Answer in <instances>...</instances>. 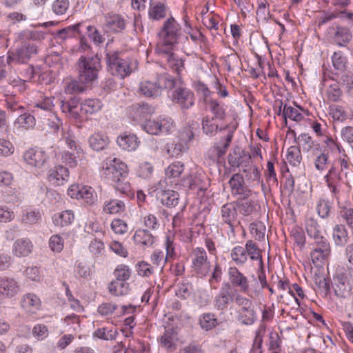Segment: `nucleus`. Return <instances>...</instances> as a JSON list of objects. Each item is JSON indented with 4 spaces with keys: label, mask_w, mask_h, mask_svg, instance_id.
I'll use <instances>...</instances> for the list:
<instances>
[{
    "label": "nucleus",
    "mask_w": 353,
    "mask_h": 353,
    "mask_svg": "<svg viewBox=\"0 0 353 353\" xmlns=\"http://www.w3.org/2000/svg\"><path fill=\"white\" fill-rule=\"evenodd\" d=\"M101 173L112 181L117 191L125 194L130 193L131 185L127 179L128 167L120 159L112 157L107 158L103 163Z\"/></svg>",
    "instance_id": "1"
},
{
    "label": "nucleus",
    "mask_w": 353,
    "mask_h": 353,
    "mask_svg": "<svg viewBox=\"0 0 353 353\" xmlns=\"http://www.w3.org/2000/svg\"><path fill=\"white\" fill-rule=\"evenodd\" d=\"M105 61L108 70L114 76L124 79L137 68L136 60L129 57L123 52L106 50Z\"/></svg>",
    "instance_id": "2"
},
{
    "label": "nucleus",
    "mask_w": 353,
    "mask_h": 353,
    "mask_svg": "<svg viewBox=\"0 0 353 353\" xmlns=\"http://www.w3.org/2000/svg\"><path fill=\"white\" fill-rule=\"evenodd\" d=\"M19 37L24 41L21 42V46L15 51H8V61L23 63L38 53L37 46L30 40H37L39 38V32L26 30L19 34Z\"/></svg>",
    "instance_id": "3"
},
{
    "label": "nucleus",
    "mask_w": 353,
    "mask_h": 353,
    "mask_svg": "<svg viewBox=\"0 0 353 353\" xmlns=\"http://www.w3.org/2000/svg\"><path fill=\"white\" fill-rule=\"evenodd\" d=\"M60 104L62 112L74 119L80 118L83 114H94L102 107V103L99 99H88L80 103L77 97H72L67 101H61Z\"/></svg>",
    "instance_id": "4"
},
{
    "label": "nucleus",
    "mask_w": 353,
    "mask_h": 353,
    "mask_svg": "<svg viewBox=\"0 0 353 353\" xmlns=\"http://www.w3.org/2000/svg\"><path fill=\"white\" fill-rule=\"evenodd\" d=\"M159 40L155 50L162 52L163 48L172 49L174 46L179 42L181 38V29L180 25L172 17L168 18L163 23L159 32Z\"/></svg>",
    "instance_id": "5"
},
{
    "label": "nucleus",
    "mask_w": 353,
    "mask_h": 353,
    "mask_svg": "<svg viewBox=\"0 0 353 353\" xmlns=\"http://www.w3.org/2000/svg\"><path fill=\"white\" fill-rule=\"evenodd\" d=\"M78 78L83 83L94 82L101 69L100 59L97 57H81L77 62Z\"/></svg>",
    "instance_id": "6"
},
{
    "label": "nucleus",
    "mask_w": 353,
    "mask_h": 353,
    "mask_svg": "<svg viewBox=\"0 0 353 353\" xmlns=\"http://www.w3.org/2000/svg\"><path fill=\"white\" fill-rule=\"evenodd\" d=\"M191 272L199 278H205L212 270V265L207 252L203 248H194L191 254Z\"/></svg>",
    "instance_id": "7"
},
{
    "label": "nucleus",
    "mask_w": 353,
    "mask_h": 353,
    "mask_svg": "<svg viewBox=\"0 0 353 353\" xmlns=\"http://www.w3.org/2000/svg\"><path fill=\"white\" fill-rule=\"evenodd\" d=\"M352 268L349 269V273L344 267L339 266L336 270L334 276V290L335 294L341 298H345L351 294L353 289V283L349 279Z\"/></svg>",
    "instance_id": "8"
},
{
    "label": "nucleus",
    "mask_w": 353,
    "mask_h": 353,
    "mask_svg": "<svg viewBox=\"0 0 353 353\" xmlns=\"http://www.w3.org/2000/svg\"><path fill=\"white\" fill-rule=\"evenodd\" d=\"M142 128L147 133L152 135L169 134L174 128L171 119H148L142 125Z\"/></svg>",
    "instance_id": "9"
},
{
    "label": "nucleus",
    "mask_w": 353,
    "mask_h": 353,
    "mask_svg": "<svg viewBox=\"0 0 353 353\" xmlns=\"http://www.w3.org/2000/svg\"><path fill=\"white\" fill-rule=\"evenodd\" d=\"M228 279L231 286L237 288L240 291L250 297H252V292L250 288L249 280L236 267H230L228 271Z\"/></svg>",
    "instance_id": "10"
},
{
    "label": "nucleus",
    "mask_w": 353,
    "mask_h": 353,
    "mask_svg": "<svg viewBox=\"0 0 353 353\" xmlns=\"http://www.w3.org/2000/svg\"><path fill=\"white\" fill-rule=\"evenodd\" d=\"M234 294L231 285L223 283L213 299V306L218 311H224L233 303Z\"/></svg>",
    "instance_id": "11"
},
{
    "label": "nucleus",
    "mask_w": 353,
    "mask_h": 353,
    "mask_svg": "<svg viewBox=\"0 0 353 353\" xmlns=\"http://www.w3.org/2000/svg\"><path fill=\"white\" fill-rule=\"evenodd\" d=\"M172 100L182 110H188L194 105L195 97L190 89L180 86L172 92Z\"/></svg>",
    "instance_id": "12"
},
{
    "label": "nucleus",
    "mask_w": 353,
    "mask_h": 353,
    "mask_svg": "<svg viewBox=\"0 0 353 353\" xmlns=\"http://www.w3.org/2000/svg\"><path fill=\"white\" fill-rule=\"evenodd\" d=\"M61 142L64 143L70 150H74V152H64L62 154V160L70 167L73 168L77 165V158L79 157L82 153L81 148H78L74 140V137L68 133H64L61 139Z\"/></svg>",
    "instance_id": "13"
},
{
    "label": "nucleus",
    "mask_w": 353,
    "mask_h": 353,
    "mask_svg": "<svg viewBox=\"0 0 353 353\" xmlns=\"http://www.w3.org/2000/svg\"><path fill=\"white\" fill-rule=\"evenodd\" d=\"M25 162L31 168L40 170L48 161V157L41 148H34L26 150L23 154Z\"/></svg>",
    "instance_id": "14"
},
{
    "label": "nucleus",
    "mask_w": 353,
    "mask_h": 353,
    "mask_svg": "<svg viewBox=\"0 0 353 353\" xmlns=\"http://www.w3.org/2000/svg\"><path fill=\"white\" fill-rule=\"evenodd\" d=\"M310 257L312 263L319 265L325 261L330 255L331 250L327 239L313 242Z\"/></svg>",
    "instance_id": "15"
},
{
    "label": "nucleus",
    "mask_w": 353,
    "mask_h": 353,
    "mask_svg": "<svg viewBox=\"0 0 353 353\" xmlns=\"http://www.w3.org/2000/svg\"><path fill=\"white\" fill-rule=\"evenodd\" d=\"M21 291V285L14 278L0 277V300L12 298Z\"/></svg>",
    "instance_id": "16"
},
{
    "label": "nucleus",
    "mask_w": 353,
    "mask_h": 353,
    "mask_svg": "<svg viewBox=\"0 0 353 353\" xmlns=\"http://www.w3.org/2000/svg\"><path fill=\"white\" fill-rule=\"evenodd\" d=\"M163 50L162 52L160 50H156V52L161 57L162 60L166 63L171 70L180 74L184 69L183 60L179 57L177 54L173 53L172 52V49L163 48Z\"/></svg>",
    "instance_id": "17"
},
{
    "label": "nucleus",
    "mask_w": 353,
    "mask_h": 353,
    "mask_svg": "<svg viewBox=\"0 0 353 353\" xmlns=\"http://www.w3.org/2000/svg\"><path fill=\"white\" fill-rule=\"evenodd\" d=\"M125 28V19L117 14H107L105 16V23L103 26L105 32L118 33Z\"/></svg>",
    "instance_id": "18"
},
{
    "label": "nucleus",
    "mask_w": 353,
    "mask_h": 353,
    "mask_svg": "<svg viewBox=\"0 0 353 353\" xmlns=\"http://www.w3.org/2000/svg\"><path fill=\"white\" fill-rule=\"evenodd\" d=\"M204 103L205 109L212 114L211 118L218 121H223L225 119L226 105L223 103L214 99H205Z\"/></svg>",
    "instance_id": "19"
},
{
    "label": "nucleus",
    "mask_w": 353,
    "mask_h": 353,
    "mask_svg": "<svg viewBox=\"0 0 353 353\" xmlns=\"http://www.w3.org/2000/svg\"><path fill=\"white\" fill-rule=\"evenodd\" d=\"M34 245L28 238H20L17 239L12 247V254L17 257H26L33 251Z\"/></svg>",
    "instance_id": "20"
},
{
    "label": "nucleus",
    "mask_w": 353,
    "mask_h": 353,
    "mask_svg": "<svg viewBox=\"0 0 353 353\" xmlns=\"http://www.w3.org/2000/svg\"><path fill=\"white\" fill-rule=\"evenodd\" d=\"M229 185L233 194L240 195L242 198H248L251 194V190L245 186L243 177L239 173L232 175Z\"/></svg>",
    "instance_id": "21"
},
{
    "label": "nucleus",
    "mask_w": 353,
    "mask_h": 353,
    "mask_svg": "<svg viewBox=\"0 0 353 353\" xmlns=\"http://www.w3.org/2000/svg\"><path fill=\"white\" fill-rule=\"evenodd\" d=\"M305 231L310 239L313 242L325 239L324 231L318 223L317 220L314 218H307L305 223Z\"/></svg>",
    "instance_id": "22"
},
{
    "label": "nucleus",
    "mask_w": 353,
    "mask_h": 353,
    "mask_svg": "<svg viewBox=\"0 0 353 353\" xmlns=\"http://www.w3.org/2000/svg\"><path fill=\"white\" fill-rule=\"evenodd\" d=\"M119 146L126 151H135L139 144L137 137L134 134L124 132L120 134L117 139Z\"/></svg>",
    "instance_id": "23"
},
{
    "label": "nucleus",
    "mask_w": 353,
    "mask_h": 353,
    "mask_svg": "<svg viewBox=\"0 0 353 353\" xmlns=\"http://www.w3.org/2000/svg\"><path fill=\"white\" fill-rule=\"evenodd\" d=\"M256 312L253 305L236 310V319L241 324L252 325L256 321Z\"/></svg>",
    "instance_id": "24"
},
{
    "label": "nucleus",
    "mask_w": 353,
    "mask_h": 353,
    "mask_svg": "<svg viewBox=\"0 0 353 353\" xmlns=\"http://www.w3.org/2000/svg\"><path fill=\"white\" fill-rule=\"evenodd\" d=\"M69 172L68 168L63 165L55 166L50 170L48 173V180L55 185H61L68 181Z\"/></svg>",
    "instance_id": "25"
},
{
    "label": "nucleus",
    "mask_w": 353,
    "mask_h": 353,
    "mask_svg": "<svg viewBox=\"0 0 353 353\" xmlns=\"http://www.w3.org/2000/svg\"><path fill=\"white\" fill-rule=\"evenodd\" d=\"M136 245L144 248L152 247L154 243L155 237L147 229H137L133 236Z\"/></svg>",
    "instance_id": "26"
},
{
    "label": "nucleus",
    "mask_w": 353,
    "mask_h": 353,
    "mask_svg": "<svg viewBox=\"0 0 353 353\" xmlns=\"http://www.w3.org/2000/svg\"><path fill=\"white\" fill-rule=\"evenodd\" d=\"M237 216V210L232 203H227L223 205L221 209V217L222 221L228 224L234 232L233 222L236 220Z\"/></svg>",
    "instance_id": "27"
},
{
    "label": "nucleus",
    "mask_w": 353,
    "mask_h": 353,
    "mask_svg": "<svg viewBox=\"0 0 353 353\" xmlns=\"http://www.w3.org/2000/svg\"><path fill=\"white\" fill-rule=\"evenodd\" d=\"M125 211V203L119 199H110L105 201L103 205V212L108 214H116Z\"/></svg>",
    "instance_id": "28"
},
{
    "label": "nucleus",
    "mask_w": 353,
    "mask_h": 353,
    "mask_svg": "<svg viewBox=\"0 0 353 353\" xmlns=\"http://www.w3.org/2000/svg\"><path fill=\"white\" fill-rule=\"evenodd\" d=\"M35 119L30 114L24 113L19 115L14 122V127L19 132L32 129L35 125Z\"/></svg>",
    "instance_id": "29"
},
{
    "label": "nucleus",
    "mask_w": 353,
    "mask_h": 353,
    "mask_svg": "<svg viewBox=\"0 0 353 353\" xmlns=\"http://www.w3.org/2000/svg\"><path fill=\"white\" fill-rule=\"evenodd\" d=\"M42 214L38 209H26L22 212L21 223L25 225H32L39 223Z\"/></svg>",
    "instance_id": "30"
},
{
    "label": "nucleus",
    "mask_w": 353,
    "mask_h": 353,
    "mask_svg": "<svg viewBox=\"0 0 353 353\" xmlns=\"http://www.w3.org/2000/svg\"><path fill=\"white\" fill-rule=\"evenodd\" d=\"M161 94L165 89H172L176 84V79L167 72L158 74L154 80Z\"/></svg>",
    "instance_id": "31"
},
{
    "label": "nucleus",
    "mask_w": 353,
    "mask_h": 353,
    "mask_svg": "<svg viewBox=\"0 0 353 353\" xmlns=\"http://www.w3.org/2000/svg\"><path fill=\"white\" fill-rule=\"evenodd\" d=\"M41 305L39 298L34 294H27L21 300L22 307L28 312L34 313Z\"/></svg>",
    "instance_id": "32"
},
{
    "label": "nucleus",
    "mask_w": 353,
    "mask_h": 353,
    "mask_svg": "<svg viewBox=\"0 0 353 353\" xmlns=\"http://www.w3.org/2000/svg\"><path fill=\"white\" fill-rule=\"evenodd\" d=\"M199 324L201 329L209 331L219 325V320L213 312H205L199 316Z\"/></svg>",
    "instance_id": "33"
},
{
    "label": "nucleus",
    "mask_w": 353,
    "mask_h": 353,
    "mask_svg": "<svg viewBox=\"0 0 353 353\" xmlns=\"http://www.w3.org/2000/svg\"><path fill=\"white\" fill-rule=\"evenodd\" d=\"M139 92L147 97L156 98L161 95L154 81L145 80L140 83Z\"/></svg>",
    "instance_id": "34"
},
{
    "label": "nucleus",
    "mask_w": 353,
    "mask_h": 353,
    "mask_svg": "<svg viewBox=\"0 0 353 353\" xmlns=\"http://www.w3.org/2000/svg\"><path fill=\"white\" fill-rule=\"evenodd\" d=\"M216 121V119L211 118L209 115L205 116L201 121L203 133L208 136L212 137L214 136L218 131H221L223 128L219 127Z\"/></svg>",
    "instance_id": "35"
},
{
    "label": "nucleus",
    "mask_w": 353,
    "mask_h": 353,
    "mask_svg": "<svg viewBox=\"0 0 353 353\" xmlns=\"http://www.w3.org/2000/svg\"><path fill=\"white\" fill-rule=\"evenodd\" d=\"M109 292L114 296L125 295L130 292V285L127 281H121L117 279L113 280L108 285Z\"/></svg>",
    "instance_id": "36"
},
{
    "label": "nucleus",
    "mask_w": 353,
    "mask_h": 353,
    "mask_svg": "<svg viewBox=\"0 0 353 353\" xmlns=\"http://www.w3.org/2000/svg\"><path fill=\"white\" fill-rule=\"evenodd\" d=\"M334 243L337 246L345 245L349 240L348 232L345 225H336L332 233Z\"/></svg>",
    "instance_id": "37"
},
{
    "label": "nucleus",
    "mask_w": 353,
    "mask_h": 353,
    "mask_svg": "<svg viewBox=\"0 0 353 353\" xmlns=\"http://www.w3.org/2000/svg\"><path fill=\"white\" fill-rule=\"evenodd\" d=\"M74 216L72 210H65L53 216L54 225L64 227L70 225L74 221Z\"/></svg>",
    "instance_id": "38"
},
{
    "label": "nucleus",
    "mask_w": 353,
    "mask_h": 353,
    "mask_svg": "<svg viewBox=\"0 0 353 353\" xmlns=\"http://www.w3.org/2000/svg\"><path fill=\"white\" fill-rule=\"evenodd\" d=\"M166 14L167 8L163 3L158 2L154 4H150L148 10V16L150 19L155 21H159L165 18Z\"/></svg>",
    "instance_id": "39"
},
{
    "label": "nucleus",
    "mask_w": 353,
    "mask_h": 353,
    "mask_svg": "<svg viewBox=\"0 0 353 353\" xmlns=\"http://www.w3.org/2000/svg\"><path fill=\"white\" fill-rule=\"evenodd\" d=\"M230 258L232 261L239 266L244 265L248 261V257L244 247L234 246L230 252Z\"/></svg>",
    "instance_id": "40"
},
{
    "label": "nucleus",
    "mask_w": 353,
    "mask_h": 353,
    "mask_svg": "<svg viewBox=\"0 0 353 353\" xmlns=\"http://www.w3.org/2000/svg\"><path fill=\"white\" fill-rule=\"evenodd\" d=\"M89 143L90 147L97 151L103 150L109 143V139L107 136L95 133L90 137Z\"/></svg>",
    "instance_id": "41"
},
{
    "label": "nucleus",
    "mask_w": 353,
    "mask_h": 353,
    "mask_svg": "<svg viewBox=\"0 0 353 353\" xmlns=\"http://www.w3.org/2000/svg\"><path fill=\"white\" fill-rule=\"evenodd\" d=\"M179 194L174 190L162 191L160 199L163 205L168 208L175 207L179 203Z\"/></svg>",
    "instance_id": "42"
},
{
    "label": "nucleus",
    "mask_w": 353,
    "mask_h": 353,
    "mask_svg": "<svg viewBox=\"0 0 353 353\" xmlns=\"http://www.w3.org/2000/svg\"><path fill=\"white\" fill-rule=\"evenodd\" d=\"M88 250L94 260L99 259L104 255V243L101 240L94 239L89 244Z\"/></svg>",
    "instance_id": "43"
},
{
    "label": "nucleus",
    "mask_w": 353,
    "mask_h": 353,
    "mask_svg": "<svg viewBox=\"0 0 353 353\" xmlns=\"http://www.w3.org/2000/svg\"><path fill=\"white\" fill-rule=\"evenodd\" d=\"M118 334L117 330L113 327H102L97 329L93 336L106 341L115 340Z\"/></svg>",
    "instance_id": "44"
},
{
    "label": "nucleus",
    "mask_w": 353,
    "mask_h": 353,
    "mask_svg": "<svg viewBox=\"0 0 353 353\" xmlns=\"http://www.w3.org/2000/svg\"><path fill=\"white\" fill-rule=\"evenodd\" d=\"M244 248L248 259L250 258L252 261L259 260L261 262L262 261L261 250L253 241H248Z\"/></svg>",
    "instance_id": "45"
},
{
    "label": "nucleus",
    "mask_w": 353,
    "mask_h": 353,
    "mask_svg": "<svg viewBox=\"0 0 353 353\" xmlns=\"http://www.w3.org/2000/svg\"><path fill=\"white\" fill-rule=\"evenodd\" d=\"M81 23H78L69 26L65 28L59 30L57 33V37L61 40H65L68 38L73 37L76 34H79V28Z\"/></svg>",
    "instance_id": "46"
},
{
    "label": "nucleus",
    "mask_w": 353,
    "mask_h": 353,
    "mask_svg": "<svg viewBox=\"0 0 353 353\" xmlns=\"http://www.w3.org/2000/svg\"><path fill=\"white\" fill-rule=\"evenodd\" d=\"M184 170V164L181 161H174L165 170L166 177L175 179L179 177Z\"/></svg>",
    "instance_id": "47"
},
{
    "label": "nucleus",
    "mask_w": 353,
    "mask_h": 353,
    "mask_svg": "<svg viewBox=\"0 0 353 353\" xmlns=\"http://www.w3.org/2000/svg\"><path fill=\"white\" fill-rule=\"evenodd\" d=\"M132 274V270L130 267L125 264H119L117 265L113 272L115 279L121 281H127L130 279Z\"/></svg>",
    "instance_id": "48"
},
{
    "label": "nucleus",
    "mask_w": 353,
    "mask_h": 353,
    "mask_svg": "<svg viewBox=\"0 0 353 353\" xmlns=\"http://www.w3.org/2000/svg\"><path fill=\"white\" fill-rule=\"evenodd\" d=\"M79 199H83L88 204L92 205L96 202L97 196L92 187L83 185L81 187Z\"/></svg>",
    "instance_id": "49"
},
{
    "label": "nucleus",
    "mask_w": 353,
    "mask_h": 353,
    "mask_svg": "<svg viewBox=\"0 0 353 353\" xmlns=\"http://www.w3.org/2000/svg\"><path fill=\"white\" fill-rule=\"evenodd\" d=\"M233 138V132H230L224 141H221L218 144L214 145V150L217 158H220L223 156L228 148H229L232 139Z\"/></svg>",
    "instance_id": "50"
},
{
    "label": "nucleus",
    "mask_w": 353,
    "mask_h": 353,
    "mask_svg": "<svg viewBox=\"0 0 353 353\" xmlns=\"http://www.w3.org/2000/svg\"><path fill=\"white\" fill-rule=\"evenodd\" d=\"M250 230L253 237L260 241L265 237L266 228L263 222L255 221L250 225Z\"/></svg>",
    "instance_id": "51"
},
{
    "label": "nucleus",
    "mask_w": 353,
    "mask_h": 353,
    "mask_svg": "<svg viewBox=\"0 0 353 353\" xmlns=\"http://www.w3.org/2000/svg\"><path fill=\"white\" fill-rule=\"evenodd\" d=\"M302 157L301 150L296 146H290L287 151L286 159L292 165H299Z\"/></svg>",
    "instance_id": "52"
},
{
    "label": "nucleus",
    "mask_w": 353,
    "mask_h": 353,
    "mask_svg": "<svg viewBox=\"0 0 353 353\" xmlns=\"http://www.w3.org/2000/svg\"><path fill=\"white\" fill-rule=\"evenodd\" d=\"M238 211L243 216H250L256 210V205L254 201L244 200L238 204Z\"/></svg>",
    "instance_id": "53"
},
{
    "label": "nucleus",
    "mask_w": 353,
    "mask_h": 353,
    "mask_svg": "<svg viewBox=\"0 0 353 353\" xmlns=\"http://www.w3.org/2000/svg\"><path fill=\"white\" fill-rule=\"evenodd\" d=\"M243 150H241L240 148L235 149L233 154L228 156V163L232 168H239L243 162L242 159H244L245 155H248Z\"/></svg>",
    "instance_id": "54"
},
{
    "label": "nucleus",
    "mask_w": 353,
    "mask_h": 353,
    "mask_svg": "<svg viewBox=\"0 0 353 353\" xmlns=\"http://www.w3.org/2000/svg\"><path fill=\"white\" fill-rule=\"evenodd\" d=\"M283 117L286 121L289 118L295 121H301L303 119V116L296 108L284 105L283 109Z\"/></svg>",
    "instance_id": "55"
},
{
    "label": "nucleus",
    "mask_w": 353,
    "mask_h": 353,
    "mask_svg": "<svg viewBox=\"0 0 353 353\" xmlns=\"http://www.w3.org/2000/svg\"><path fill=\"white\" fill-rule=\"evenodd\" d=\"M85 84L86 83H83L77 80H71L66 83L65 86V92L67 94H74V93H80L84 91L85 90Z\"/></svg>",
    "instance_id": "56"
},
{
    "label": "nucleus",
    "mask_w": 353,
    "mask_h": 353,
    "mask_svg": "<svg viewBox=\"0 0 353 353\" xmlns=\"http://www.w3.org/2000/svg\"><path fill=\"white\" fill-rule=\"evenodd\" d=\"M317 213L322 219H327L330 212L331 204L329 201L320 199L316 205Z\"/></svg>",
    "instance_id": "57"
},
{
    "label": "nucleus",
    "mask_w": 353,
    "mask_h": 353,
    "mask_svg": "<svg viewBox=\"0 0 353 353\" xmlns=\"http://www.w3.org/2000/svg\"><path fill=\"white\" fill-rule=\"evenodd\" d=\"M351 35L346 28H337L334 34V41L340 46L350 40Z\"/></svg>",
    "instance_id": "58"
},
{
    "label": "nucleus",
    "mask_w": 353,
    "mask_h": 353,
    "mask_svg": "<svg viewBox=\"0 0 353 353\" xmlns=\"http://www.w3.org/2000/svg\"><path fill=\"white\" fill-rule=\"evenodd\" d=\"M222 269L219 263H216L212 272V274L209 279V283L211 288L216 289V284L219 283L222 279Z\"/></svg>",
    "instance_id": "59"
},
{
    "label": "nucleus",
    "mask_w": 353,
    "mask_h": 353,
    "mask_svg": "<svg viewBox=\"0 0 353 353\" xmlns=\"http://www.w3.org/2000/svg\"><path fill=\"white\" fill-rule=\"evenodd\" d=\"M70 2L68 0H55L52 4V10L56 15H63L68 10Z\"/></svg>",
    "instance_id": "60"
},
{
    "label": "nucleus",
    "mask_w": 353,
    "mask_h": 353,
    "mask_svg": "<svg viewBox=\"0 0 353 353\" xmlns=\"http://www.w3.org/2000/svg\"><path fill=\"white\" fill-rule=\"evenodd\" d=\"M168 258L164 252L160 250H155L150 256L152 264L157 267H161V270L163 268Z\"/></svg>",
    "instance_id": "61"
},
{
    "label": "nucleus",
    "mask_w": 353,
    "mask_h": 353,
    "mask_svg": "<svg viewBox=\"0 0 353 353\" xmlns=\"http://www.w3.org/2000/svg\"><path fill=\"white\" fill-rule=\"evenodd\" d=\"M49 247L54 252H61L64 247L63 239L59 234L52 235L49 239Z\"/></svg>",
    "instance_id": "62"
},
{
    "label": "nucleus",
    "mask_w": 353,
    "mask_h": 353,
    "mask_svg": "<svg viewBox=\"0 0 353 353\" xmlns=\"http://www.w3.org/2000/svg\"><path fill=\"white\" fill-rule=\"evenodd\" d=\"M141 221L143 225L150 230H157L160 225L157 218L152 214H148L143 216Z\"/></svg>",
    "instance_id": "63"
},
{
    "label": "nucleus",
    "mask_w": 353,
    "mask_h": 353,
    "mask_svg": "<svg viewBox=\"0 0 353 353\" xmlns=\"http://www.w3.org/2000/svg\"><path fill=\"white\" fill-rule=\"evenodd\" d=\"M165 149L168 154L170 157H174L180 155L182 152H185L188 149L187 145H183L182 143H168L165 145Z\"/></svg>",
    "instance_id": "64"
}]
</instances>
